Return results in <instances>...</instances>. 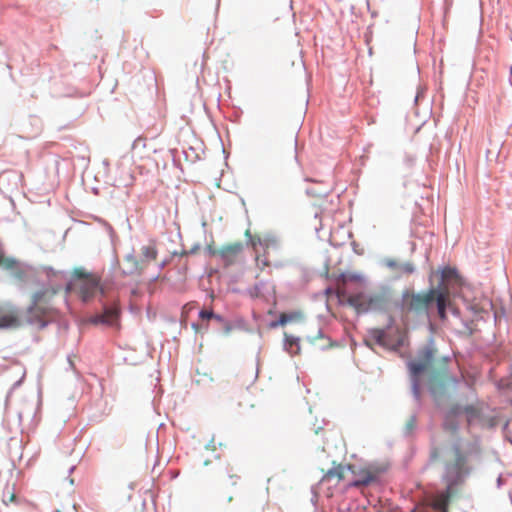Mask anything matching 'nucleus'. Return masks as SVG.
Masks as SVG:
<instances>
[{
    "label": "nucleus",
    "instance_id": "nucleus-25",
    "mask_svg": "<svg viewBox=\"0 0 512 512\" xmlns=\"http://www.w3.org/2000/svg\"><path fill=\"white\" fill-rule=\"evenodd\" d=\"M384 336H385L384 331H382V330L375 331V338L379 343H384Z\"/></svg>",
    "mask_w": 512,
    "mask_h": 512
},
{
    "label": "nucleus",
    "instance_id": "nucleus-26",
    "mask_svg": "<svg viewBox=\"0 0 512 512\" xmlns=\"http://www.w3.org/2000/svg\"><path fill=\"white\" fill-rule=\"evenodd\" d=\"M256 264L260 269L269 266V262L267 260H261L259 256L256 257Z\"/></svg>",
    "mask_w": 512,
    "mask_h": 512
},
{
    "label": "nucleus",
    "instance_id": "nucleus-28",
    "mask_svg": "<svg viewBox=\"0 0 512 512\" xmlns=\"http://www.w3.org/2000/svg\"><path fill=\"white\" fill-rule=\"evenodd\" d=\"M288 320H289L288 316L283 313V314L280 315L279 323L281 325H285L288 322Z\"/></svg>",
    "mask_w": 512,
    "mask_h": 512
},
{
    "label": "nucleus",
    "instance_id": "nucleus-21",
    "mask_svg": "<svg viewBox=\"0 0 512 512\" xmlns=\"http://www.w3.org/2000/svg\"><path fill=\"white\" fill-rule=\"evenodd\" d=\"M199 316H200L201 319H211V318L220 319V317L215 315L213 313V311H208V310L200 311Z\"/></svg>",
    "mask_w": 512,
    "mask_h": 512
},
{
    "label": "nucleus",
    "instance_id": "nucleus-4",
    "mask_svg": "<svg viewBox=\"0 0 512 512\" xmlns=\"http://www.w3.org/2000/svg\"><path fill=\"white\" fill-rule=\"evenodd\" d=\"M60 288V285H53L40 289L32 295L31 304L26 310V320L28 323L45 325L46 318L50 317L54 312L52 300Z\"/></svg>",
    "mask_w": 512,
    "mask_h": 512
},
{
    "label": "nucleus",
    "instance_id": "nucleus-20",
    "mask_svg": "<svg viewBox=\"0 0 512 512\" xmlns=\"http://www.w3.org/2000/svg\"><path fill=\"white\" fill-rule=\"evenodd\" d=\"M146 148V139L145 138H137L132 144V152L135 153L138 149Z\"/></svg>",
    "mask_w": 512,
    "mask_h": 512
},
{
    "label": "nucleus",
    "instance_id": "nucleus-5",
    "mask_svg": "<svg viewBox=\"0 0 512 512\" xmlns=\"http://www.w3.org/2000/svg\"><path fill=\"white\" fill-rule=\"evenodd\" d=\"M68 292H75L83 302L91 301L98 293L105 295L107 288L100 284V277L82 268L73 271V279L67 285Z\"/></svg>",
    "mask_w": 512,
    "mask_h": 512
},
{
    "label": "nucleus",
    "instance_id": "nucleus-1",
    "mask_svg": "<svg viewBox=\"0 0 512 512\" xmlns=\"http://www.w3.org/2000/svg\"><path fill=\"white\" fill-rule=\"evenodd\" d=\"M480 448L475 443L464 444L460 439L442 444L436 441L431 443L429 461L432 464L443 465L442 481L445 491L437 493L431 501V507L440 512H447L451 496L455 488L461 485L471 472L469 460L471 456L479 454Z\"/></svg>",
    "mask_w": 512,
    "mask_h": 512
},
{
    "label": "nucleus",
    "instance_id": "nucleus-3",
    "mask_svg": "<svg viewBox=\"0 0 512 512\" xmlns=\"http://www.w3.org/2000/svg\"><path fill=\"white\" fill-rule=\"evenodd\" d=\"M448 359L437 356V350L431 346H424L419 350L415 359L408 362V368L412 378L413 392L418 397L421 377L427 376L432 393L436 392V386H443L447 381Z\"/></svg>",
    "mask_w": 512,
    "mask_h": 512
},
{
    "label": "nucleus",
    "instance_id": "nucleus-6",
    "mask_svg": "<svg viewBox=\"0 0 512 512\" xmlns=\"http://www.w3.org/2000/svg\"><path fill=\"white\" fill-rule=\"evenodd\" d=\"M338 297L346 301L358 312L382 311L386 309L390 302V293L385 288L372 294H365L363 292L347 294L345 291H338Z\"/></svg>",
    "mask_w": 512,
    "mask_h": 512
},
{
    "label": "nucleus",
    "instance_id": "nucleus-11",
    "mask_svg": "<svg viewBox=\"0 0 512 512\" xmlns=\"http://www.w3.org/2000/svg\"><path fill=\"white\" fill-rule=\"evenodd\" d=\"M21 324V317L17 309L0 307V328H16Z\"/></svg>",
    "mask_w": 512,
    "mask_h": 512
},
{
    "label": "nucleus",
    "instance_id": "nucleus-9",
    "mask_svg": "<svg viewBox=\"0 0 512 512\" xmlns=\"http://www.w3.org/2000/svg\"><path fill=\"white\" fill-rule=\"evenodd\" d=\"M205 466L209 467L205 471V475L216 480H224L226 477L232 478L231 469L228 463L219 459L205 461Z\"/></svg>",
    "mask_w": 512,
    "mask_h": 512
},
{
    "label": "nucleus",
    "instance_id": "nucleus-15",
    "mask_svg": "<svg viewBox=\"0 0 512 512\" xmlns=\"http://www.w3.org/2000/svg\"><path fill=\"white\" fill-rule=\"evenodd\" d=\"M462 411L460 408H453L451 411L446 415L445 420L443 422V429L450 433L455 434L458 431L459 425L456 421V417L461 413Z\"/></svg>",
    "mask_w": 512,
    "mask_h": 512
},
{
    "label": "nucleus",
    "instance_id": "nucleus-16",
    "mask_svg": "<svg viewBox=\"0 0 512 512\" xmlns=\"http://www.w3.org/2000/svg\"><path fill=\"white\" fill-rule=\"evenodd\" d=\"M463 412L466 415L467 424L469 426L481 422V409L476 405H467Z\"/></svg>",
    "mask_w": 512,
    "mask_h": 512
},
{
    "label": "nucleus",
    "instance_id": "nucleus-22",
    "mask_svg": "<svg viewBox=\"0 0 512 512\" xmlns=\"http://www.w3.org/2000/svg\"><path fill=\"white\" fill-rule=\"evenodd\" d=\"M245 235L250 237V243H251L253 248H256L257 245L261 243V240H260L259 237H251L250 236V231L249 230H246Z\"/></svg>",
    "mask_w": 512,
    "mask_h": 512
},
{
    "label": "nucleus",
    "instance_id": "nucleus-10",
    "mask_svg": "<svg viewBox=\"0 0 512 512\" xmlns=\"http://www.w3.org/2000/svg\"><path fill=\"white\" fill-rule=\"evenodd\" d=\"M0 267L12 273L13 277L23 281L26 277L25 270L21 267L20 263L12 257H6L4 252L0 249Z\"/></svg>",
    "mask_w": 512,
    "mask_h": 512
},
{
    "label": "nucleus",
    "instance_id": "nucleus-14",
    "mask_svg": "<svg viewBox=\"0 0 512 512\" xmlns=\"http://www.w3.org/2000/svg\"><path fill=\"white\" fill-rule=\"evenodd\" d=\"M146 267V263L143 261L137 260V258L129 254L124 258L122 274L123 275H137L142 272V270Z\"/></svg>",
    "mask_w": 512,
    "mask_h": 512
},
{
    "label": "nucleus",
    "instance_id": "nucleus-13",
    "mask_svg": "<svg viewBox=\"0 0 512 512\" xmlns=\"http://www.w3.org/2000/svg\"><path fill=\"white\" fill-rule=\"evenodd\" d=\"M350 474V465L338 464L329 469L323 476L322 481L339 483L340 481L347 480L349 482L348 475Z\"/></svg>",
    "mask_w": 512,
    "mask_h": 512
},
{
    "label": "nucleus",
    "instance_id": "nucleus-24",
    "mask_svg": "<svg viewBox=\"0 0 512 512\" xmlns=\"http://www.w3.org/2000/svg\"><path fill=\"white\" fill-rule=\"evenodd\" d=\"M206 250L208 251V253L211 255V256H217L219 257V248H215L212 244L208 245L206 247Z\"/></svg>",
    "mask_w": 512,
    "mask_h": 512
},
{
    "label": "nucleus",
    "instance_id": "nucleus-8",
    "mask_svg": "<svg viewBox=\"0 0 512 512\" xmlns=\"http://www.w3.org/2000/svg\"><path fill=\"white\" fill-rule=\"evenodd\" d=\"M243 251L244 244L242 242L225 244L219 248V259L226 267L234 265L241 260Z\"/></svg>",
    "mask_w": 512,
    "mask_h": 512
},
{
    "label": "nucleus",
    "instance_id": "nucleus-18",
    "mask_svg": "<svg viewBox=\"0 0 512 512\" xmlns=\"http://www.w3.org/2000/svg\"><path fill=\"white\" fill-rule=\"evenodd\" d=\"M442 281L443 282H449L451 280H454L455 282H458L460 280V277L454 268L446 267L442 270L441 273ZM442 286L445 285L444 283L441 284Z\"/></svg>",
    "mask_w": 512,
    "mask_h": 512
},
{
    "label": "nucleus",
    "instance_id": "nucleus-23",
    "mask_svg": "<svg viewBox=\"0 0 512 512\" xmlns=\"http://www.w3.org/2000/svg\"><path fill=\"white\" fill-rule=\"evenodd\" d=\"M416 426V418L414 416H411L409 420L406 423V428L409 432H411Z\"/></svg>",
    "mask_w": 512,
    "mask_h": 512
},
{
    "label": "nucleus",
    "instance_id": "nucleus-19",
    "mask_svg": "<svg viewBox=\"0 0 512 512\" xmlns=\"http://www.w3.org/2000/svg\"><path fill=\"white\" fill-rule=\"evenodd\" d=\"M142 254L146 259V261H144L146 264L147 262L156 260L157 258V250L154 246H144L142 248Z\"/></svg>",
    "mask_w": 512,
    "mask_h": 512
},
{
    "label": "nucleus",
    "instance_id": "nucleus-30",
    "mask_svg": "<svg viewBox=\"0 0 512 512\" xmlns=\"http://www.w3.org/2000/svg\"><path fill=\"white\" fill-rule=\"evenodd\" d=\"M15 499V495L12 494L11 497H10V500L13 501Z\"/></svg>",
    "mask_w": 512,
    "mask_h": 512
},
{
    "label": "nucleus",
    "instance_id": "nucleus-2",
    "mask_svg": "<svg viewBox=\"0 0 512 512\" xmlns=\"http://www.w3.org/2000/svg\"><path fill=\"white\" fill-rule=\"evenodd\" d=\"M436 303L438 316L441 320L447 318L446 309L450 306V291L447 285H439L424 292L416 293L411 290H404L401 295L399 309L401 320L404 325L411 321L429 318V309Z\"/></svg>",
    "mask_w": 512,
    "mask_h": 512
},
{
    "label": "nucleus",
    "instance_id": "nucleus-7",
    "mask_svg": "<svg viewBox=\"0 0 512 512\" xmlns=\"http://www.w3.org/2000/svg\"><path fill=\"white\" fill-rule=\"evenodd\" d=\"M381 470L374 465L355 466L350 465V474L347 487H362L376 482L380 476Z\"/></svg>",
    "mask_w": 512,
    "mask_h": 512
},
{
    "label": "nucleus",
    "instance_id": "nucleus-17",
    "mask_svg": "<svg viewBox=\"0 0 512 512\" xmlns=\"http://www.w3.org/2000/svg\"><path fill=\"white\" fill-rule=\"evenodd\" d=\"M284 337H285V342H284L285 350L292 356L298 355L300 353L299 339L297 337H294L287 333L284 334Z\"/></svg>",
    "mask_w": 512,
    "mask_h": 512
},
{
    "label": "nucleus",
    "instance_id": "nucleus-27",
    "mask_svg": "<svg viewBox=\"0 0 512 512\" xmlns=\"http://www.w3.org/2000/svg\"><path fill=\"white\" fill-rule=\"evenodd\" d=\"M412 512H427V506L424 504L417 505Z\"/></svg>",
    "mask_w": 512,
    "mask_h": 512
},
{
    "label": "nucleus",
    "instance_id": "nucleus-12",
    "mask_svg": "<svg viewBox=\"0 0 512 512\" xmlns=\"http://www.w3.org/2000/svg\"><path fill=\"white\" fill-rule=\"evenodd\" d=\"M120 310L116 304L105 307L103 313L98 314L92 318V322L95 324H105L114 326L118 324Z\"/></svg>",
    "mask_w": 512,
    "mask_h": 512
},
{
    "label": "nucleus",
    "instance_id": "nucleus-29",
    "mask_svg": "<svg viewBox=\"0 0 512 512\" xmlns=\"http://www.w3.org/2000/svg\"><path fill=\"white\" fill-rule=\"evenodd\" d=\"M352 279H354V280H360V277H358V276H354V277H352Z\"/></svg>",
    "mask_w": 512,
    "mask_h": 512
}]
</instances>
